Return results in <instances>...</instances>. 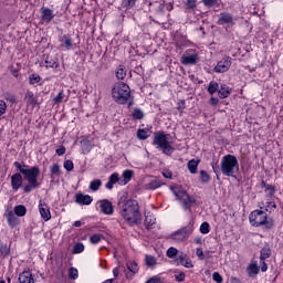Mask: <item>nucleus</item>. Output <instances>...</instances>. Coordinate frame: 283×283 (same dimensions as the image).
Segmentation results:
<instances>
[{
	"label": "nucleus",
	"mask_w": 283,
	"mask_h": 283,
	"mask_svg": "<svg viewBox=\"0 0 283 283\" xmlns=\"http://www.w3.org/2000/svg\"><path fill=\"white\" fill-rule=\"evenodd\" d=\"M186 107H187V103L185 102V99H181L180 102H178L177 109L178 112H180V114L185 112Z\"/></svg>",
	"instance_id": "nucleus-54"
},
{
	"label": "nucleus",
	"mask_w": 283,
	"mask_h": 283,
	"mask_svg": "<svg viewBox=\"0 0 283 283\" xmlns=\"http://www.w3.org/2000/svg\"><path fill=\"white\" fill-rule=\"evenodd\" d=\"M175 280L177 282H185V273L180 272L178 274H175Z\"/></svg>",
	"instance_id": "nucleus-59"
},
{
	"label": "nucleus",
	"mask_w": 283,
	"mask_h": 283,
	"mask_svg": "<svg viewBox=\"0 0 283 283\" xmlns=\"http://www.w3.org/2000/svg\"><path fill=\"white\" fill-rule=\"evenodd\" d=\"M277 208V206L275 205V202L270 201L266 203L265 206V211H268L269 213H271L272 211H275V209Z\"/></svg>",
	"instance_id": "nucleus-52"
},
{
	"label": "nucleus",
	"mask_w": 283,
	"mask_h": 283,
	"mask_svg": "<svg viewBox=\"0 0 283 283\" xmlns=\"http://www.w3.org/2000/svg\"><path fill=\"white\" fill-rule=\"evenodd\" d=\"M51 176H61V166L59 164H53L50 166Z\"/></svg>",
	"instance_id": "nucleus-38"
},
{
	"label": "nucleus",
	"mask_w": 283,
	"mask_h": 283,
	"mask_svg": "<svg viewBox=\"0 0 283 283\" xmlns=\"http://www.w3.org/2000/svg\"><path fill=\"white\" fill-rule=\"evenodd\" d=\"M163 176H164V178H168L169 180H171V178H174V174L171 172V170H164Z\"/></svg>",
	"instance_id": "nucleus-60"
},
{
	"label": "nucleus",
	"mask_w": 283,
	"mask_h": 283,
	"mask_svg": "<svg viewBox=\"0 0 283 283\" xmlns=\"http://www.w3.org/2000/svg\"><path fill=\"white\" fill-rule=\"evenodd\" d=\"M119 180L118 174L114 172L109 176L108 181L106 182L105 187L107 189H114V185H116Z\"/></svg>",
	"instance_id": "nucleus-23"
},
{
	"label": "nucleus",
	"mask_w": 283,
	"mask_h": 283,
	"mask_svg": "<svg viewBox=\"0 0 283 283\" xmlns=\"http://www.w3.org/2000/svg\"><path fill=\"white\" fill-rule=\"evenodd\" d=\"M198 165H200V160L192 159L188 161V169L190 174H198Z\"/></svg>",
	"instance_id": "nucleus-28"
},
{
	"label": "nucleus",
	"mask_w": 283,
	"mask_h": 283,
	"mask_svg": "<svg viewBox=\"0 0 283 283\" xmlns=\"http://www.w3.org/2000/svg\"><path fill=\"white\" fill-rule=\"evenodd\" d=\"M233 23V17L229 13H220L218 24L219 25H231Z\"/></svg>",
	"instance_id": "nucleus-19"
},
{
	"label": "nucleus",
	"mask_w": 283,
	"mask_h": 283,
	"mask_svg": "<svg viewBox=\"0 0 283 283\" xmlns=\"http://www.w3.org/2000/svg\"><path fill=\"white\" fill-rule=\"evenodd\" d=\"M7 220H8V224L10 227H17V224H19V219L17 218L14 212H12V211L8 212Z\"/></svg>",
	"instance_id": "nucleus-27"
},
{
	"label": "nucleus",
	"mask_w": 283,
	"mask_h": 283,
	"mask_svg": "<svg viewBox=\"0 0 283 283\" xmlns=\"http://www.w3.org/2000/svg\"><path fill=\"white\" fill-rule=\"evenodd\" d=\"M118 214L129 227H134V224H138L143 220L140 206L134 199H123L122 197L118 202Z\"/></svg>",
	"instance_id": "nucleus-1"
},
{
	"label": "nucleus",
	"mask_w": 283,
	"mask_h": 283,
	"mask_svg": "<svg viewBox=\"0 0 283 283\" xmlns=\"http://www.w3.org/2000/svg\"><path fill=\"white\" fill-rule=\"evenodd\" d=\"M14 213L19 218H23V216H25V213H28V209L25 208V206L19 205V206L14 207Z\"/></svg>",
	"instance_id": "nucleus-30"
},
{
	"label": "nucleus",
	"mask_w": 283,
	"mask_h": 283,
	"mask_svg": "<svg viewBox=\"0 0 283 283\" xmlns=\"http://www.w3.org/2000/svg\"><path fill=\"white\" fill-rule=\"evenodd\" d=\"M101 185H103V181H101V179H95L90 182L88 187L91 191H98V189H101Z\"/></svg>",
	"instance_id": "nucleus-36"
},
{
	"label": "nucleus",
	"mask_w": 283,
	"mask_h": 283,
	"mask_svg": "<svg viewBox=\"0 0 283 283\" xmlns=\"http://www.w3.org/2000/svg\"><path fill=\"white\" fill-rule=\"evenodd\" d=\"M148 136H149V130L147 129H139L137 132V138H139V140H147Z\"/></svg>",
	"instance_id": "nucleus-42"
},
{
	"label": "nucleus",
	"mask_w": 283,
	"mask_h": 283,
	"mask_svg": "<svg viewBox=\"0 0 283 283\" xmlns=\"http://www.w3.org/2000/svg\"><path fill=\"white\" fill-rule=\"evenodd\" d=\"M220 90V85L217 82H210L208 86V92L211 94H216L217 91Z\"/></svg>",
	"instance_id": "nucleus-39"
},
{
	"label": "nucleus",
	"mask_w": 283,
	"mask_h": 283,
	"mask_svg": "<svg viewBox=\"0 0 283 283\" xmlns=\"http://www.w3.org/2000/svg\"><path fill=\"white\" fill-rule=\"evenodd\" d=\"M0 253L1 255H10V248H8V245H1Z\"/></svg>",
	"instance_id": "nucleus-57"
},
{
	"label": "nucleus",
	"mask_w": 283,
	"mask_h": 283,
	"mask_svg": "<svg viewBox=\"0 0 283 283\" xmlns=\"http://www.w3.org/2000/svg\"><path fill=\"white\" fill-rule=\"evenodd\" d=\"M14 167L19 169L20 174H22L24 180L29 182V185L23 187V191L25 193H30L32 189H36L39 187V176H41V169L38 166L29 167L28 165L21 166L19 161H14Z\"/></svg>",
	"instance_id": "nucleus-2"
},
{
	"label": "nucleus",
	"mask_w": 283,
	"mask_h": 283,
	"mask_svg": "<svg viewBox=\"0 0 283 283\" xmlns=\"http://www.w3.org/2000/svg\"><path fill=\"white\" fill-rule=\"evenodd\" d=\"M55 151H56L57 156L65 155V151H66L65 146H62V147L57 148Z\"/></svg>",
	"instance_id": "nucleus-62"
},
{
	"label": "nucleus",
	"mask_w": 283,
	"mask_h": 283,
	"mask_svg": "<svg viewBox=\"0 0 283 283\" xmlns=\"http://www.w3.org/2000/svg\"><path fill=\"white\" fill-rule=\"evenodd\" d=\"M54 19V11L48 7L41 8V22L50 23Z\"/></svg>",
	"instance_id": "nucleus-15"
},
{
	"label": "nucleus",
	"mask_w": 283,
	"mask_h": 283,
	"mask_svg": "<svg viewBox=\"0 0 283 283\" xmlns=\"http://www.w3.org/2000/svg\"><path fill=\"white\" fill-rule=\"evenodd\" d=\"M166 255L168 256V258H176V255H178V249H176V248H169L168 250H167V253H166Z\"/></svg>",
	"instance_id": "nucleus-53"
},
{
	"label": "nucleus",
	"mask_w": 283,
	"mask_h": 283,
	"mask_svg": "<svg viewBox=\"0 0 283 283\" xmlns=\"http://www.w3.org/2000/svg\"><path fill=\"white\" fill-rule=\"evenodd\" d=\"M146 283H160V276L155 275L150 277Z\"/></svg>",
	"instance_id": "nucleus-61"
},
{
	"label": "nucleus",
	"mask_w": 283,
	"mask_h": 283,
	"mask_svg": "<svg viewBox=\"0 0 283 283\" xmlns=\"http://www.w3.org/2000/svg\"><path fill=\"white\" fill-rule=\"evenodd\" d=\"M122 178L124 180V185H127V182H129V180H132V178H134L133 170H129V169L124 170L122 174Z\"/></svg>",
	"instance_id": "nucleus-32"
},
{
	"label": "nucleus",
	"mask_w": 283,
	"mask_h": 283,
	"mask_svg": "<svg viewBox=\"0 0 283 283\" xmlns=\"http://www.w3.org/2000/svg\"><path fill=\"white\" fill-rule=\"evenodd\" d=\"M19 283H34V277H32V272L29 270L23 271L19 274Z\"/></svg>",
	"instance_id": "nucleus-18"
},
{
	"label": "nucleus",
	"mask_w": 283,
	"mask_h": 283,
	"mask_svg": "<svg viewBox=\"0 0 283 283\" xmlns=\"http://www.w3.org/2000/svg\"><path fill=\"white\" fill-rule=\"evenodd\" d=\"M206 8H218L220 6V0H201Z\"/></svg>",
	"instance_id": "nucleus-37"
},
{
	"label": "nucleus",
	"mask_w": 283,
	"mask_h": 283,
	"mask_svg": "<svg viewBox=\"0 0 283 283\" xmlns=\"http://www.w3.org/2000/svg\"><path fill=\"white\" fill-rule=\"evenodd\" d=\"M247 273H248L249 277H255V275H258V273H260V268L258 266L256 261H252L251 264L248 265Z\"/></svg>",
	"instance_id": "nucleus-20"
},
{
	"label": "nucleus",
	"mask_w": 283,
	"mask_h": 283,
	"mask_svg": "<svg viewBox=\"0 0 283 283\" xmlns=\"http://www.w3.org/2000/svg\"><path fill=\"white\" fill-rule=\"evenodd\" d=\"M64 101H67V97H65V93L63 91H60L59 94L53 98L54 105H61V103H64Z\"/></svg>",
	"instance_id": "nucleus-31"
},
{
	"label": "nucleus",
	"mask_w": 283,
	"mask_h": 283,
	"mask_svg": "<svg viewBox=\"0 0 283 283\" xmlns=\"http://www.w3.org/2000/svg\"><path fill=\"white\" fill-rule=\"evenodd\" d=\"M41 67H53L56 69L59 67V63H56V61H54L53 59L48 57L44 62L40 63Z\"/></svg>",
	"instance_id": "nucleus-29"
},
{
	"label": "nucleus",
	"mask_w": 283,
	"mask_h": 283,
	"mask_svg": "<svg viewBox=\"0 0 283 283\" xmlns=\"http://www.w3.org/2000/svg\"><path fill=\"white\" fill-rule=\"evenodd\" d=\"M93 200L94 199H92V196H90V195L77 193L75 196V202L77 205H86V206L92 205Z\"/></svg>",
	"instance_id": "nucleus-17"
},
{
	"label": "nucleus",
	"mask_w": 283,
	"mask_h": 283,
	"mask_svg": "<svg viewBox=\"0 0 283 283\" xmlns=\"http://www.w3.org/2000/svg\"><path fill=\"white\" fill-rule=\"evenodd\" d=\"M11 187L13 191H19L23 187V176L20 172H15L11 176Z\"/></svg>",
	"instance_id": "nucleus-14"
},
{
	"label": "nucleus",
	"mask_w": 283,
	"mask_h": 283,
	"mask_svg": "<svg viewBox=\"0 0 283 283\" xmlns=\"http://www.w3.org/2000/svg\"><path fill=\"white\" fill-rule=\"evenodd\" d=\"M63 167L66 171H73L74 170V161H72L70 159L65 160Z\"/></svg>",
	"instance_id": "nucleus-50"
},
{
	"label": "nucleus",
	"mask_w": 283,
	"mask_h": 283,
	"mask_svg": "<svg viewBox=\"0 0 283 283\" xmlns=\"http://www.w3.org/2000/svg\"><path fill=\"white\" fill-rule=\"evenodd\" d=\"M127 269L128 271H130V273H137L138 272V263H136V261H129L127 263Z\"/></svg>",
	"instance_id": "nucleus-41"
},
{
	"label": "nucleus",
	"mask_w": 283,
	"mask_h": 283,
	"mask_svg": "<svg viewBox=\"0 0 283 283\" xmlns=\"http://www.w3.org/2000/svg\"><path fill=\"white\" fill-rule=\"evenodd\" d=\"M198 61H200V54L193 49H188L182 54L180 63L182 65H196Z\"/></svg>",
	"instance_id": "nucleus-9"
},
{
	"label": "nucleus",
	"mask_w": 283,
	"mask_h": 283,
	"mask_svg": "<svg viewBox=\"0 0 283 283\" xmlns=\"http://www.w3.org/2000/svg\"><path fill=\"white\" fill-rule=\"evenodd\" d=\"M261 271L262 273H266V271L269 270V266L266 265V262L265 261H261Z\"/></svg>",
	"instance_id": "nucleus-63"
},
{
	"label": "nucleus",
	"mask_w": 283,
	"mask_h": 283,
	"mask_svg": "<svg viewBox=\"0 0 283 283\" xmlns=\"http://www.w3.org/2000/svg\"><path fill=\"white\" fill-rule=\"evenodd\" d=\"M125 76H127V71H125L123 65H119L116 70V78H118V81H123Z\"/></svg>",
	"instance_id": "nucleus-34"
},
{
	"label": "nucleus",
	"mask_w": 283,
	"mask_h": 283,
	"mask_svg": "<svg viewBox=\"0 0 283 283\" xmlns=\"http://www.w3.org/2000/svg\"><path fill=\"white\" fill-rule=\"evenodd\" d=\"M269 258H271V249L265 247L261 250L260 260L261 262H264L265 260H269Z\"/></svg>",
	"instance_id": "nucleus-35"
},
{
	"label": "nucleus",
	"mask_w": 283,
	"mask_h": 283,
	"mask_svg": "<svg viewBox=\"0 0 283 283\" xmlns=\"http://www.w3.org/2000/svg\"><path fill=\"white\" fill-rule=\"evenodd\" d=\"M98 207L105 216L114 214V205H112V202L109 200H107V199L99 200Z\"/></svg>",
	"instance_id": "nucleus-13"
},
{
	"label": "nucleus",
	"mask_w": 283,
	"mask_h": 283,
	"mask_svg": "<svg viewBox=\"0 0 283 283\" xmlns=\"http://www.w3.org/2000/svg\"><path fill=\"white\" fill-rule=\"evenodd\" d=\"M250 224L252 227H265L271 229L273 227V221L269 220V214L263 210H254L249 216Z\"/></svg>",
	"instance_id": "nucleus-6"
},
{
	"label": "nucleus",
	"mask_w": 283,
	"mask_h": 283,
	"mask_svg": "<svg viewBox=\"0 0 283 283\" xmlns=\"http://www.w3.org/2000/svg\"><path fill=\"white\" fill-rule=\"evenodd\" d=\"M60 43H61V48H65V50L74 49V43H72V39L70 38H61Z\"/></svg>",
	"instance_id": "nucleus-26"
},
{
	"label": "nucleus",
	"mask_w": 283,
	"mask_h": 283,
	"mask_svg": "<svg viewBox=\"0 0 283 283\" xmlns=\"http://www.w3.org/2000/svg\"><path fill=\"white\" fill-rule=\"evenodd\" d=\"M212 280L217 283L223 282L222 275H220V273H218V272L212 273Z\"/></svg>",
	"instance_id": "nucleus-56"
},
{
	"label": "nucleus",
	"mask_w": 283,
	"mask_h": 283,
	"mask_svg": "<svg viewBox=\"0 0 283 283\" xmlns=\"http://www.w3.org/2000/svg\"><path fill=\"white\" fill-rule=\"evenodd\" d=\"M30 85H35V83H41V76L39 74H31L29 76Z\"/></svg>",
	"instance_id": "nucleus-44"
},
{
	"label": "nucleus",
	"mask_w": 283,
	"mask_h": 283,
	"mask_svg": "<svg viewBox=\"0 0 283 283\" xmlns=\"http://www.w3.org/2000/svg\"><path fill=\"white\" fill-rule=\"evenodd\" d=\"M221 171L223 176L231 177L240 171V164L234 155H226L221 158Z\"/></svg>",
	"instance_id": "nucleus-5"
},
{
	"label": "nucleus",
	"mask_w": 283,
	"mask_h": 283,
	"mask_svg": "<svg viewBox=\"0 0 283 283\" xmlns=\"http://www.w3.org/2000/svg\"><path fill=\"white\" fill-rule=\"evenodd\" d=\"M136 1L138 0H122L123 8H134L136 6Z\"/></svg>",
	"instance_id": "nucleus-49"
},
{
	"label": "nucleus",
	"mask_w": 283,
	"mask_h": 283,
	"mask_svg": "<svg viewBox=\"0 0 283 283\" xmlns=\"http://www.w3.org/2000/svg\"><path fill=\"white\" fill-rule=\"evenodd\" d=\"M69 276L71 280H77L78 279V270L76 268H71L69 270Z\"/></svg>",
	"instance_id": "nucleus-48"
},
{
	"label": "nucleus",
	"mask_w": 283,
	"mask_h": 283,
	"mask_svg": "<svg viewBox=\"0 0 283 283\" xmlns=\"http://www.w3.org/2000/svg\"><path fill=\"white\" fill-rule=\"evenodd\" d=\"M191 233H193V224L182 227L175 231L172 234H170V240H174V242L177 243L186 242V240H189V235H191Z\"/></svg>",
	"instance_id": "nucleus-8"
},
{
	"label": "nucleus",
	"mask_w": 283,
	"mask_h": 283,
	"mask_svg": "<svg viewBox=\"0 0 283 283\" xmlns=\"http://www.w3.org/2000/svg\"><path fill=\"white\" fill-rule=\"evenodd\" d=\"M39 211H40V216L44 222H48L49 220L52 219V213L50 212V206H48V203H45V201L40 200Z\"/></svg>",
	"instance_id": "nucleus-11"
},
{
	"label": "nucleus",
	"mask_w": 283,
	"mask_h": 283,
	"mask_svg": "<svg viewBox=\"0 0 283 283\" xmlns=\"http://www.w3.org/2000/svg\"><path fill=\"white\" fill-rule=\"evenodd\" d=\"M179 264L185 266L186 269H193V264L190 260H187L185 256L179 258Z\"/></svg>",
	"instance_id": "nucleus-40"
},
{
	"label": "nucleus",
	"mask_w": 283,
	"mask_h": 283,
	"mask_svg": "<svg viewBox=\"0 0 283 283\" xmlns=\"http://www.w3.org/2000/svg\"><path fill=\"white\" fill-rule=\"evenodd\" d=\"M6 109H8V105L3 99H0V116H3V114H6Z\"/></svg>",
	"instance_id": "nucleus-55"
},
{
	"label": "nucleus",
	"mask_w": 283,
	"mask_h": 283,
	"mask_svg": "<svg viewBox=\"0 0 283 283\" xmlns=\"http://www.w3.org/2000/svg\"><path fill=\"white\" fill-rule=\"evenodd\" d=\"M229 67H231V59L227 57L219 61L213 71L217 74H224V72H229Z\"/></svg>",
	"instance_id": "nucleus-12"
},
{
	"label": "nucleus",
	"mask_w": 283,
	"mask_h": 283,
	"mask_svg": "<svg viewBox=\"0 0 283 283\" xmlns=\"http://www.w3.org/2000/svg\"><path fill=\"white\" fill-rule=\"evenodd\" d=\"M103 238V234H93L90 237V242L91 244H98Z\"/></svg>",
	"instance_id": "nucleus-46"
},
{
	"label": "nucleus",
	"mask_w": 283,
	"mask_h": 283,
	"mask_svg": "<svg viewBox=\"0 0 283 283\" xmlns=\"http://www.w3.org/2000/svg\"><path fill=\"white\" fill-rule=\"evenodd\" d=\"M84 251H85V245L83 243H76L73 247V253L74 254L83 253Z\"/></svg>",
	"instance_id": "nucleus-45"
},
{
	"label": "nucleus",
	"mask_w": 283,
	"mask_h": 283,
	"mask_svg": "<svg viewBox=\"0 0 283 283\" xmlns=\"http://www.w3.org/2000/svg\"><path fill=\"white\" fill-rule=\"evenodd\" d=\"M163 185H165V182H163V180H160V178L158 177H151L145 185H144V189H146L147 191H154L156 189H160V187H163Z\"/></svg>",
	"instance_id": "nucleus-10"
},
{
	"label": "nucleus",
	"mask_w": 283,
	"mask_h": 283,
	"mask_svg": "<svg viewBox=\"0 0 283 283\" xmlns=\"http://www.w3.org/2000/svg\"><path fill=\"white\" fill-rule=\"evenodd\" d=\"M157 12H165V4H159V7L157 8Z\"/></svg>",
	"instance_id": "nucleus-64"
},
{
	"label": "nucleus",
	"mask_w": 283,
	"mask_h": 283,
	"mask_svg": "<svg viewBox=\"0 0 283 283\" xmlns=\"http://www.w3.org/2000/svg\"><path fill=\"white\" fill-rule=\"evenodd\" d=\"M170 190L177 200H179V202L182 205L184 209H189L191 207L193 200H191V197H189L187 191L182 189V186H172L170 187Z\"/></svg>",
	"instance_id": "nucleus-7"
},
{
	"label": "nucleus",
	"mask_w": 283,
	"mask_h": 283,
	"mask_svg": "<svg viewBox=\"0 0 283 283\" xmlns=\"http://www.w3.org/2000/svg\"><path fill=\"white\" fill-rule=\"evenodd\" d=\"M200 180L201 182H209V180H211V176H209V172H207L206 170H201L200 171Z\"/></svg>",
	"instance_id": "nucleus-47"
},
{
	"label": "nucleus",
	"mask_w": 283,
	"mask_h": 283,
	"mask_svg": "<svg viewBox=\"0 0 283 283\" xmlns=\"http://www.w3.org/2000/svg\"><path fill=\"white\" fill-rule=\"evenodd\" d=\"M219 94V98H229V96L231 95V90L229 88V86H227V84H222L218 91Z\"/></svg>",
	"instance_id": "nucleus-24"
},
{
	"label": "nucleus",
	"mask_w": 283,
	"mask_h": 283,
	"mask_svg": "<svg viewBox=\"0 0 283 283\" xmlns=\"http://www.w3.org/2000/svg\"><path fill=\"white\" fill-rule=\"evenodd\" d=\"M24 101L27 105L34 107L35 105H39V98L34 96V93L32 91H28L24 95Z\"/></svg>",
	"instance_id": "nucleus-16"
},
{
	"label": "nucleus",
	"mask_w": 283,
	"mask_h": 283,
	"mask_svg": "<svg viewBox=\"0 0 283 283\" xmlns=\"http://www.w3.org/2000/svg\"><path fill=\"white\" fill-rule=\"evenodd\" d=\"M153 145L156 146L157 149H161L163 154L166 156H171L176 149L171 146V135L165 133H156Z\"/></svg>",
	"instance_id": "nucleus-4"
},
{
	"label": "nucleus",
	"mask_w": 283,
	"mask_h": 283,
	"mask_svg": "<svg viewBox=\"0 0 283 283\" xmlns=\"http://www.w3.org/2000/svg\"><path fill=\"white\" fill-rule=\"evenodd\" d=\"M144 224L146 229H153L154 224H156V217L154 214H146Z\"/></svg>",
	"instance_id": "nucleus-25"
},
{
	"label": "nucleus",
	"mask_w": 283,
	"mask_h": 283,
	"mask_svg": "<svg viewBox=\"0 0 283 283\" xmlns=\"http://www.w3.org/2000/svg\"><path fill=\"white\" fill-rule=\"evenodd\" d=\"M133 118H135L136 120H142V118H144L145 113H143L139 108H135L132 113Z\"/></svg>",
	"instance_id": "nucleus-43"
},
{
	"label": "nucleus",
	"mask_w": 283,
	"mask_h": 283,
	"mask_svg": "<svg viewBox=\"0 0 283 283\" xmlns=\"http://www.w3.org/2000/svg\"><path fill=\"white\" fill-rule=\"evenodd\" d=\"M184 6L186 10H196L198 8V0H185Z\"/></svg>",
	"instance_id": "nucleus-33"
},
{
	"label": "nucleus",
	"mask_w": 283,
	"mask_h": 283,
	"mask_svg": "<svg viewBox=\"0 0 283 283\" xmlns=\"http://www.w3.org/2000/svg\"><path fill=\"white\" fill-rule=\"evenodd\" d=\"M145 264L148 266V269H156V265L158 264V260L150 254L145 255Z\"/></svg>",
	"instance_id": "nucleus-22"
},
{
	"label": "nucleus",
	"mask_w": 283,
	"mask_h": 283,
	"mask_svg": "<svg viewBox=\"0 0 283 283\" xmlns=\"http://www.w3.org/2000/svg\"><path fill=\"white\" fill-rule=\"evenodd\" d=\"M196 255L199 260H205V252L202 251V248H197Z\"/></svg>",
	"instance_id": "nucleus-58"
},
{
	"label": "nucleus",
	"mask_w": 283,
	"mask_h": 283,
	"mask_svg": "<svg viewBox=\"0 0 283 283\" xmlns=\"http://www.w3.org/2000/svg\"><path fill=\"white\" fill-rule=\"evenodd\" d=\"M210 229H209V223L208 222H203L200 226V233H202L203 235H207V233H209Z\"/></svg>",
	"instance_id": "nucleus-51"
},
{
	"label": "nucleus",
	"mask_w": 283,
	"mask_h": 283,
	"mask_svg": "<svg viewBox=\"0 0 283 283\" xmlns=\"http://www.w3.org/2000/svg\"><path fill=\"white\" fill-rule=\"evenodd\" d=\"M112 96L115 103L119 105H125L132 96V90L129 85L125 84L124 82L116 83L112 88Z\"/></svg>",
	"instance_id": "nucleus-3"
},
{
	"label": "nucleus",
	"mask_w": 283,
	"mask_h": 283,
	"mask_svg": "<svg viewBox=\"0 0 283 283\" xmlns=\"http://www.w3.org/2000/svg\"><path fill=\"white\" fill-rule=\"evenodd\" d=\"M261 189H264V191L269 198H272V196H275V187L273 185H269V184L262 181Z\"/></svg>",
	"instance_id": "nucleus-21"
}]
</instances>
